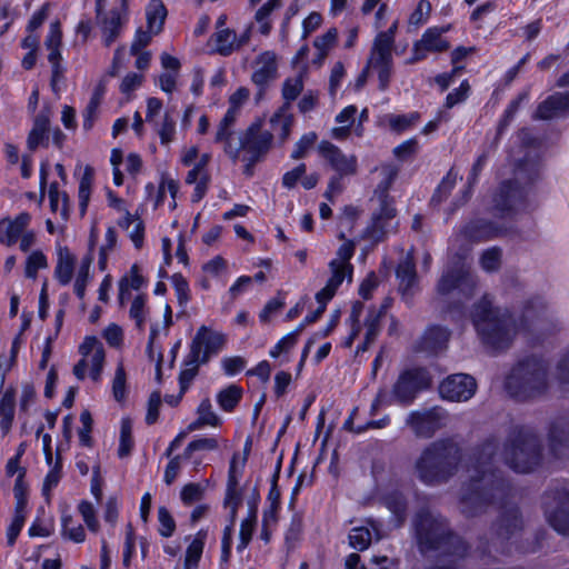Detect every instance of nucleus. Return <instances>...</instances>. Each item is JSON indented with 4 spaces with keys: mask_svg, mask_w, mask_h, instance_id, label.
<instances>
[{
    "mask_svg": "<svg viewBox=\"0 0 569 569\" xmlns=\"http://www.w3.org/2000/svg\"><path fill=\"white\" fill-rule=\"evenodd\" d=\"M431 385L432 377L426 368L415 367L405 369L392 385L390 393L383 389L379 390L372 402L371 410L375 411L382 405H391L392 401L401 406H409L420 392L429 389Z\"/></svg>",
    "mask_w": 569,
    "mask_h": 569,
    "instance_id": "obj_8",
    "label": "nucleus"
},
{
    "mask_svg": "<svg viewBox=\"0 0 569 569\" xmlns=\"http://www.w3.org/2000/svg\"><path fill=\"white\" fill-rule=\"evenodd\" d=\"M302 332V326H297L291 332L286 335L274 347L270 350L269 355L271 358H278L283 351H287L293 347L298 340V337Z\"/></svg>",
    "mask_w": 569,
    "mask_h": 569,
    "instance_id": "obj_51",
    "label": "nucleus"
},
{
    "mask_svg": "<svg viewBox=\"0 0 569 569\" xmlns=\"http://www.w3.org/2000/svg\"><path fill=\"white\" fill-rule=\"evenodd\" d=\"M550 453L558 460L569 459V417L555 418L548 433Z\"/></svg>",
    "mask_w": 569,
    "mask_h": 569,
    "instance_id": "obj_18",
    "label": "nucleus"
},
{
    "mask_svg": "<svg viewBox=\"0 0 569 569\" xmlns=\"http://www.w3.org/2000/svg\"><path fill=\"white\" fill-rule=\"evenodd\" d=\"M468 481L461 486L460 506L466 517L482 513L495 500L498 489V438L490 436L468 455Z\"/></svg>",
    "mask_w": 569,
    "mask_h": 569,
    "instance_id": "obj_2",
    "label": "nucleus"
},
{
    "mask_svg": "<svg viewBox=\"0 0 569 569\" xmlns=\"http://www.w3.org/2000/svg\"><path fill=\"white\" fill-rule=\"evenodd\" d=\"M243 390L237 385H230L220 390L217 395V402L220 408L227 412H231L242 399Z\"/></svg>",
    "mask_w": 569,
    "mask_h": 569,
    "instance_id": "obj_34",
    "label": "nucleus"
},
{
    "mask_svg": "<svg viewBox=\"0 0 569 569\" xmlns=\"http://www.w3.org/2000/svg\"><path fill=\"white\" fill-rule=\"evenodd\" d=\"M446 418V410L435 406L411 411L406 419V423L411 428L417 438L430 439L443 427Z\"/></svg>",
    "mask_w": 569,
    "mask_h": 569,
    "instance_id": "obj_13",
    "label": "nucleus"
},
{
    "mask_svg": "<svg viewBox=\"0 0 569 569\" xmlns=\"http://www.w3.org/2000/svg\"><path fill=\"white\" fill-rule=\"evenodd\" d=\"M62 478V456L58 451L56 461L51 470L46 476L42 483V496L47 501H50L51 490L58 486Z\"/></svg>",
    "mask_w": 569,
    "mask_h": 569,
    "instance_id": "obj_38",
    "label": "nucleus"
},
{
    "mask_svg": "<svg viewBox=\"0 0 569 569\" xmlns=\"http://www.w3.org/2000/svg\"><path fill=\"white\" fill-rule=\"evenodd\" d=\"M382 505L392 513L395 528L403 526L407 519L408 501L398 490L386 493L381 498Z\"/></svg>",
    "mask_w": 569,
    "mask_h": 569,
    "instance_id": "obj_26",
    "label": "nucleus"
},
{
    "mask_svg": "<svg viewBox=\"0 0 569 569\" xmlns=\"http://www.w3.org/2000/svg\"><path fill=\"white\" fill-rule=\"evenodd\" d=\"M293 122V114L290 111L280 114V109L270 119L272 130L279 131V138L282 142L289 138Z\"/></svg>",
    "mask_w": 569,
    "mask_h": 569,
    "instance_id": "obj_40",
    "label": "nucleus"
},
{
    "mask_svg": "<svg viewBox=\"0 0 569 569\" xmlns=\"http://www.w3.org/2000/svg\"><path fill=\"white\" fill-rule=\"evenodd\" d=\"M555 380L561 392L569 391V349L557 361Z\"/></svg>",
    "mask_w": 569,
    "mask_h": 569,
    "instance_id": "obj_46",
    "label": "nucleus"
},
{
    "mask_svg": "<svg viewBox=\"0 0 569 569\" xmlns=\"http://www.w3.org/2000/svg\"><path fill=\"white\" fill-rule=\"evenodd\" d=\"M569 113V94L556 92L540 102L532 118L537 120H550L565 117Z\"/></svg>",
    "mask_w": 569,
    "mask_h": 569,
    "instance_id": "obj_21",
    "label": "nucleus"
},
{
    "mask_svg": "<svg viewBox=\"0 0 569 569\" xmlns=\"http://www.w3.org/2000/svg\"><path fill=\"white\" fill-rule=\"evenodd\" d=\"M549 366L541 357L520 360L506 378L507 391L518 400H528L545 395L549 388Z\"/></svg>",
    "mask_w": 569,
    "mask_h": 569,
    "instance_id": "obj_6",
    "label": "nucleus"
},
{
    "mask_svg": "<svg viewBox=\"0 0 569 569\" xmlns=\"http://www.w3.org/2000/svg\"><path fill=\"white\" fill-rule=\"evenodd\" d=\"M167 9L161 0H151L147 8V23L150 32L158 34L162 31Z\"/></svg>",
    "mask_w": 569,
    "mask_h": 569,
    "instance_id": "obj_32",
    "label": "nucleus"
},
{
    "mask_svg": "<svg viewBox=\"0 0 569 569\" xmlns=\"http://www.w3.org/2000/svg\"><path fill=\"white\" fill-rule=\"evenodd\" d=\"M316 132H309L303 134L296 143L291 153V158L295 160L302 159L306 157L308 150L317 141Z\"/></svg>",
    "mask_w": 569,
    "mask_h": 569,
    "instance_id": "obj_58",
    "label": "nucleus"
},
{
    "mask_svg": "<svg viewBox=\"0 0 569 569\" xmlns=\"http://www.w3.org/2000/svg\"><path fill=\"white\" fill-rule=\"evenodd\" d=\"M318 151L340 177L356 174L357 158L355 156H346L337 146L327 140L319 143Z\"/></svg>",
    "mask_w": 569,
    "mask_h": 569,
    "instance_id": "obj_19",
    "label": "nucleus"
},
{
    "mask_svg": "<svg viewBox=\"0 0 569 569\" xmlns=\"http://www.w3.org/2000/svg\"><path fill=\"white\" fill-rule=\"evenodd\" d=\"M369 66L377 69L378 71V80H379V89L385 91L390 82L391 70H392V60H369Z\"/></svg>",
    "mask_w": 569,
    "mask_h": 569,
    "instance_id": "obj_50",
    "label": "nucleus"
},
{
    "mask_svg": "<svg viewBox=\"0 0 569 569\" xmlns=\"http://www.w3.org/2000/svg\"><path fill=\"white\" fill-rule=\"evenodd\" d=\"M257 63L261 66L252 73L251 80L259 88L257 99H261L266 87L278 76L276 54L271 51H264L258 57Z\"/></svg>",
    "mask_w": 569,
    "mask_h": 569,
    "instance_id": "obj_20",
    "label": "nucleus"
},
{
    "mask_svg": "<svg viewBox=\"0 0 569 569\" xmlns=\"http://www.w3.org/2000/svg\"><path fill=\"white\" fill-rule=\"evenodd\" d=\"M161 406V392L159 390H154L151 392L148 400V409L146 415V423L151 426L157 422L159 418V409Z\"/></svg>",
    "mask_w": 569,
    "mask_h": 569,
    "instance_id": "obj_63",
    "label": "nucleus"
},
{
    "mask_svg": "<svg viewBox=\"0 0 569 569\" xmlns=\"http://www.w3.org/2000/svg\"><path fill=\"white\" fill-rule=\"evenodd\" d=\"M226 335L201 326L193 337L190 346L192 361L200 359L201 363H207L210 357L217 355L226 345Z\"/></svg>",
    "mask_w": 569,
    "mask_h": 569,
    "instance_id": "obj_16",
    "label": "nucleus"
},
{
    "mask_svg": "<svg viewBox=\"0 0 569 569\" xmlns=\"http://www.w3.org/2000/svg\"><path fill=\"white\" fill-rule=\"evenodd\" d=\"M233 137V130L232 127H224L222 122L219 123L214 142L217 143H223V151L224 153L233 161L236 162L239 159V149L236 148V146L232 144L231 140Z\"/></svg>",
    "mask_w": 569,
    "mask_h": 569,
    "instance_id": "obj_39",
    "label": "nucleus"
},
{
    "mask_svg": "<svg viewBox=\"0 0 569 569\" xmlns=\"http://www.w3.org/2000/svg\"><path fill=\"white\" fill-rule=\"evenodd\" d=\"M17 390L9 386L0 398V430L3 435L9 433L12 428L16 413Z\"/></svg>",
    "mask_w": 569,
    "mask_h": 569,
    "instance_id": "obj_27",
    "label": "nucleus"
},
{
    "mask_svg": "<svg viewBox=\"0 0 569 569\" xmlns=\"http://www.w3.org/2000/svg\"><path fill=\"white\" fill-rule=\"evenodd\" d=\"M200 365H202L200 359H194L193 362L191 353H188L184 360L186 369H183L179 375V385L181 393H186L193 379L198 376Z\"/></svg>",
    "mask_w": 569,
    "mask_h": 569,
    "instance_id": "obj_42",
    "label": "nucleus"
},
{
    "mask_svg": "<svg viewBox=\"0 0 569 569\" xmlns=\"http://www.w3.org/2000/svg\"><path fill=\"white\" fill-rule=\"evenodd\" d=\"M48 266L47 258L41 251H33L26 262V277L34 279L38 270Z\"/></svg>",
    "mask_w": 569,
    "mask_h": 569,
    "instance_id": "obj_56",
    "label": "nucleus"
},
{
    "mask_svg": "<svg viewBox=\"0 0 569 569\" xmlns=\"http://www.w3.org/2000/svg\"><path fill=\"white\" fill-rule=\"evenodd\" d=\"M256 522L257 519H254V516H248L246 519L241 521L239 531V543L237 546V550L239 552L244 550L249 542L251 541Z\"/></svg>",
    "mask_w": 569,
    "mask_h": 569,
    "instance_id": "obj_52",
    "label": "nucleus"
},
{
    "mask_svg": "<svg viewBox=\"0 0 569 569\" xmlns=\"http://www.w3.org/2000/svg\"><path fill=\"white\" fill-rule=\"evenodd\" d=\"M50 130L49 111L39 112L34 120L32 129L27 138V147L30 151H36L39 146L48 147Z\"/></svg>",
    "mask_w": 569,
    "mask_h": 569,
    "instance_id": "obj_25",
    "label": "nucleus"
},
{
    "mask_svg": "<svg viewBox=\"0 0 569 569\" xmlns=\"http://www.w3.org/2000/svg\"><path fill=\"white\" fill-rule=\"evenodd\" d=\"M461 233L472 242H483L498 236V226L493 221L478 218L468 222Z\"/></svg>",
    "mask_w": 569,
    "mask_h": 569,
    "instance_id": "obj_24",
    "label": "nucleus"
},
{
    "mask_svg": "<svg viewBox=\"0 0 569 569\" xmlns=\"http://www.w3.org/2000/svg\"><path fill=\"white\" fill-rule=\"evenodd\" d=\"M412 527L421 553L435 551L440 556L463 557L468 551V545L451 529L449 521L429 508H420L415 513Z\"/></svg>",
    "mask_w": 569,
    "mask_h": 569,
    "instance_id": "obj_5",
    "label": "nucleus"
},
{
    "mask_svg": "<svg viewBox=\"0 0 569 569\" xmlns=\"http://www.w3.org/2000/svg\"><path fill=\"white\" fill-rule=\"evenodd\" d=\"M133 445L132 423L130 419L124 418L121 421L118 456L120 458L130 456Z\"/></svg>",
    "mask_w": 569,
    "mask_h": 569,
    "instance_id": "obj_43",
    "label": "nucleus"
},
{
    "mask_svg": "<svg viewBox=\"0 0 569 569\" xmlns=\"http://www.w3.org/2000/svg\"><path fill=\"white\" fill-rule=\"evenodd\" d=\"M176 133V122L173 117L167 111L163 116V122L158 130L162 144H168L173 140Z\"/></svg>",
    "mask_w": 569,
    "mask_h": 569,
    "instance_id": "obj_62",
    "label": "nucleus"
},
{
    "mask_svg": "<svg viewBox=\"0 0 569 569\" xmlns=\"http://www.w3.org/2000/svg\"><path fill=\"white\" fill-rule=\"evenodd\" d=\"M98 22L104 36V46L110 47L120 36L122 27L121 14L117 9H112L108 13H102Z\"/></svg>",
    "mask_w": 569,
    "mask_h": 569,
    "instance_id": "obj_28",
    "label": "nucleus"
},
{
    "mask_svg": "<svg viewBox=\"0 0 569 569\" xmlns=\"http://www.w3.org/2000/svg\"><path fill=\"white\" fill-rule=\"evenodd\" d=\"M94 170L91 166L84 168L83 174L79 183V209L81 214H84L89 204L91 187L93 182Z\"/></svg>",
    "mask_w": 569,
    "mask_h": 569,
    "instance_id": "obj_36",
    "label": "nucleus"
},
{
    "mask_svg": "<svg viewBox=\"0 0 569 569\" xmlns=\"http://www.w3.org/2000/svg\"><path fill=\"white\" fill-rule=\"evenodd\" d=\"M80 421L82 423V428L79 430L80 443L84 447H92L90 432L92 431L93 419L89 410H83L81 412Z\"/></svg>",
    "mask_w": 569,
    "mask_h": 569,
    "instance_id": "obj_59",
    "label": "nucleus"
},
{
    "mask_svg": "<svg viewBox=\"0 0 569 569\" xmlns=\"http://www.w3.org/2000/svg\"><path fill=\"white\" fill-rule=\"evenodd\" d=\"M112 395L118 402H122L127 397V375L123 365H118L112 381Z\"/></svg>",
    "mask_w": 569,
    "mask_h": 569,
    "instance_id": "obj_48",
    "label": "nucleus"
},
{
    "mask_svg": "<svg viewBox=\"0 0 569 569\" xmlns=\"http://www.w3.org/2000/svg\"><path fill=\"white\" fill-rule=\"evenodd\" d=\"M449 30V27H433L427 29L420 41L421 44L427 48V50L431 52H443L447 51L450 48V43L441 38V34L447 32Z\"/></svg>",
    "mask_w": 569,
    "mask_h": 569,
    "instance_id": "obj_31",
    "label": "nucleus"
},
{
    "mask_svg": "<svg viewBox=\"0 0 569 569\" xmlns=\"http://www.w3.org/2000/svg\"><path fill=\"white\" fill-rule=\"evenodd\" d=\"M22 234L16 226L11 222L10 218H3L0 220V242L11 247L18 238Z\"/></svg>",
    "mask_w": 569,
    "mask_h": 569,
    "instance_id": "obj_49",
    "label": "nucleus"
},
{
    "mask_svg": "<svg viewBox=\"0 0 569 569\" xmlns=\"http://www.w3.org/2000/svg\"><path fill=\"white\" fill-rule=\"evenodd\" d=\"M471 320L482 343L491 350H498V311L493 308V298L485 295L475 303Z\"/></svg>",
    "mask_w": 569,
    "mask_h": 569,
    "instance_id": "obj_11",
    "label": "nucleus"
},
{
    "mask_svg": "<svg viewBox=\"0 0 569 569\" xmlns=\"http://www.w3.org/2000/svg\"><path fill=\"white\" fill-rule=\"evenodd\" d=\"M395 40L383 32L378 33L375 39L370 60H392L391 49Z\"/></svg>",
    "mask_w": 569,
    "mask_h": 569,
    "instance_id": "obj_41",
    "label": "nucleus"
},
{
    "mask_svg": "<svg viewBox=\"0 0 569 569\" xmlns=\"http://www.w3.org/2000/svg\"><path fill=\"white\" fill-rule=\"evenodd\" d=\"M60 200L62 202L60 214L63 219L69 217V196L67 192H60L57 182H52L49 187V201L51 211L59 210Z\"/></svg>",
    "mask_w": 569,
    "mask_h": 569,
    "instance_id": "obj_45",
    "label": "nucleus"
},
{
    "mask_svg": "<svg viewBox=\"0 0 569 569\" xmlns=\"http://www.w3.org/2000/svg\"><path fill=\"white\" fill-rule=\"evenodd\" d=\"M26 469H22L14 481L13 495L16 499L14 512L26 513L28 503V483L24 481Z\"/></svg>",
    "mask_w": 569,
    "mask_h": 569,
    "instance_id": "obj_44",
    "label": "nucleus"
},
{
    "mask_svg": "<svg viewBox=\"0 0 569 569\" xmlns=\"http://www.w3.org/2000/svg\"><path fill=\"white\" fill-rule=\"evenodd\" d=\"M74 256L70 253L67 247L59 249L58 262L54 273L58 281L62 286H66L71 281L74 269Z\"/></svg>",
    "mask_w": 569,
    "mask_h": 569,
    "instance_id": "obj_29",
    "label": "nucleus"
},
{
    "mask_svg": "<svg viewBox=\"0 0 569 569\" xmlns=\"http://www.w3.org/2000/svg\"><path fill=\"white\" fill-rule=\"evenodd\" d=\"M542 509L547 522L558 533L569 536V488L566 483H553L542 497Z\"/></svg>",
    "mask_w": 569,
    "mask_h": 569,
    "instance_id": "obj_9",
    "label": "nucleus"
},
{
    "mask_svg": "<svg viewBox=\"0 0 569 569\" xmlns=\"http://www.w3.org/2000/svg\"><path fill=\"white\" fill-rule=\"evenodd\" d=\"M542 140L530 129L518 131L508 151L510 177L500 184V221L513 218L527 207V198L532 186L541 178ZM512 228L500 223V237L510 234Z\"/></svg>",
    "mask_w": 569,
    "mask_h": 569,
    "instance_id": "obj_1",
    "label": "nucleus"
},
{
    "mask_svg": "<svg viewBox=\"0 0 569 569\" xmlns=\"http://www.w3.org/2000/svg\"><path fill=\"white\" fill-rule=\"evenodd\" d=\"M303 90V81L301 77L288 78L282 84L283 104L279 108L280 114L290 111L291 102L295 101Z\"/></svg>",
    "mask_w": 569,
    "mask_h": 569,
    "instance_id": "obj_33",
    "label": "nucleus"
},
{
    "mask_svg": "<svg viewBox=\"0 0 569 569\" xmlns=\"http://www.w3.org/2000/svg\"><path fill=\"white\" fill-rule=\"evenodd\" d=\"M382 318V311L370 310L366 318V336L367 343H373L380 332V320Z\"/></svg>",
    "mask_w": 569,
    "mask_h": 569,
    "instance_id": "obj_54",
    "label": "nucleus"
},
{
    "mask_svg": "<svg viewBox=\"0 0 569 569\" xmlns=\"http://www.w3.org/2000/svg\"><path fill=\"white\" fill-rule=\"evenodd\" d=\"M450 331L441 326H430L415 346L416 352L438 353L447 348Z\"/></svg>",
    "mask_w": 569,
    "mask_h": 569,
    "instance_id": "obj_22",
    "label": "nucleus"
},
{
    "mask_svg": "<svg viewBox=\"0 0 569 569\" xmlns=\"http://www.w3.org/2000/svg\"><path fill=\"white\" fill-rule=\"evenodd\" d=\"M159 519V533L164 538H169L176 530V521L171 516L170 511L166 507H159L158 509Z\"/></svg>",
    "mask_w": 569,
    "mask_h": 569,
    "instance_id": "obj_55",
    "label": "nucleus"
},
{
    "mask_svg": "<svg viewBox=\"0 0 569 569\" xmlns=\"http://www.w3.org/2000/svg\"><path fill=\"white\" fill-rule=\"evenodd\" d=\"M397 170L393 169L388 176L385 191L380 196L379 209L372 213L371 222L363 231L365 239L380 242L392 230L391 221L397 216V209L393 207V200L387 193V189L397 177Z\"/></svg>",
    "mask_w": 569,
    "mask_h": 569,
    "instance_id": "obj_12",
    "label": "nucleus"
},
{
    "mask_svg": "<svg viewBox=\"0 0 569 569\" xmlns=\"http://www.w3.org/2000/svg\"><path fill=\"white\" fill-rule=\"evenodd\" d=\"M528 100H529V89H525L520 93H518V96L511 100V102L508 104V107L505 110L503 123L509 124L513 120L520 106L523 102H527Z\"/></svg>",
    "mask_w": 569,
    "mask_h": 569,
    "instance_id": "obj_61",
    "label": "nucleus"
},
{
    "mask_svg": "<svg viewBox=\"0 0 569 569\" xmlns=\"http://www.w3.org/2000/svg\"><path fill=\"white\" fill-rule=\"evenodd\" d=\"M93 248L94 240H90L89 251L82 258L81 266L74 282V293L79 299H83L86 295V287L90 278V267L93 262Z\"/></svg>",
    "mask_w": 569,
    "mask_h": 569,
    "instance_id": "obj_30",
    "label": "nucleus"
},
{
    "mask_svg": "<svg viewBox=\"0 0 569 569\" xmlns=\"http://www.w3.org/2000/svg\"><path fill=\"white\" fill-rule=\"evenodd\" d=\"M337 30L335 28H331L321 37H318L315 40L313 46L320 51L319 59H322L325 56H327L329 48L337 40Z\"/></svg>",
    "mask_w": 569,
    "mask_h": 569,
    "instance_id": "obj_64",
    "label": "nucleus"
},
{
    "mask_svg": "<svg viewBox=\"0 0 569 569\" xmlns=\"http://www.w3.org/2000/svg\"><path fill=\"white\" fill-rule=\"evenodd\" d=\"M270 490H269V493H268V501L270 502V507L269 509H266L263 511V522H277L278 521V512H279V509H280V498H281V493H280V489L278 487V485L276 483H270Z\"/></svg>",
    "mask_w": 569,
    "mask_h": 569,
    "instance_id": "obj_47",
    "label": "nucleus"
},
{
    "mask_svg": "<svg viewBox=\"0 0 569 569\" xmlns=\"http://www.w3.org/2000/svg\"><path fill=\"white\" fill-rule=\"evenodd\" d=\"M526 528V519L515 500L500 499V543H516Z\"/></svg>",
    "mask_w": 569,
    "mask_h": 569,
    "instance_id": "obj_15",
    "label": "nucleus"
},
{
    "mask_svg": "<svg viewBox=\"0 0 569 569\" xmlns=\"http://www.w3.org/2000/svg\"><path fill=\"white\" fill-rule=\"evenodd\" d=\"M212 39L216 42L214 51L217 53L228 57L233 52L237 41V34L233 30L229 28L220 29L212 34Z\"/></svg>",
    "mask_w": 569,
    "mask_h": 569,
    "instance_id": "obj_35",
    "label": "nucleus"
},
{
    "mask_svg": "<svg viewBox=\"0 0 569 569\" xmlns=\"http://www.w3.org/2000/svg\"><path fill=\"white\" fill-rule=\"evenodd\" d=\"M206 533L199 531L192 542L188 546L184 558V569H197L204 547Z\"/></svg>",
    "mask_w": 569,
    "mask_h": 569,
    "instance_id": "obj_37",
    "label": "nucleus"
},
{
    "mask_svg": "<svg viewBox=\"0 0 569 569\" xmlns=\"http://www.w3.org/2000/svg\"><path fill=\"white\" fill-rule=\"evenodd\" d=\"M72 522V517L69 515L62 516V536L77 542H83L86 539V532L81 525L74 528H70L69 525Z\"/></svg>",
    "mask_w": 569,
    "mask_h": 569,
    "instance_id": "obj_60",
    "label": "nucleus"
},
{
    "mask_svg": "<svg viewBox=\"0 0 569 569\" xmlns=\"http://www.w3.org/2000/svg\"><path fill=\"white\" fill-rule=\"evenodd\" d=\"M477 284V277L471 272L470 267L461 256L456 254L452 263L446 268L438 280L437 291L445 296L458 290L465 299H470L475 296Z\"/></svg>",
    "mask_w": 569,
    "mask_h": 569,
    "instance_id": "obj_10",
    "label": "nucleus"
},
{
    "mask_svg": "<svg viewBox=\"0 0 569 569\" xmlns=\"http://www.w3.org/2000/svg\"><path fill=\"white\" fill-rule=\"evenodd\" d=\"M204 488L200 483H187L180 493V498L186 506H191L193 502L203 498Z\"/></svg>",
    "mask_w": 569,
    "mask_h": 569,
    "instance_id": "obj_57",
    "label": "nucleus"
},
{
    "mask_svg": "<svg viewBox=\"0 0 569 569\" xmlns=\"http://www.w3.org/2000/svg\"><path fill=\"white\" fill-rule=\"evenodd\" d=\"M371 542V532L365 527L353 528L349 535V543L353 549L363 551Z\"/></svg>",
    "mask_w": 569,
    "mask_h": 569,
    "instance_id": "obj_53",
    "label": "nucleus"
},
{
    "mask_svg": "<svg viewBox=\"0 0 569 569\" xmlns=\"http://www.w3.org/2000/svg\"><path fill=\"white\" fill-rule=\"evenodd\" d=\"M396 276L399 281V291L403 299L408 301L412 298L413 288L417 284L418 277L416 263L411 253H408L398 264Z\"/></svg>",
    "mask_w": 569,
    "mask_h": 569,
    "instance_id": "obj_23",
    "label": "nucleus"
},
{
    "mask_svg": "<svg viewBox=\"0 0 569 569\" xmlns=\"http://www.w3.org/2000/svg\"><path fill=\"white\" fill-rule=\"evenodd\" d=\"M462 448L452 438L428 443L412 466L413 476L425 486L436 487L449 482L460 470Z\"/></svg>",
    "mask_w": 569,
    "mask_h": 569,
    "instance_id": "obj_3",
    "label": "nucleus"
},
{
    "mask_svg": "<svg viewBox=\"0 0 569 569\" xmlns=\"http://www.w3.org/2000/svg\"><path fill=\"white\" fill-rule=\"evenodd\" d=\"M542 442L529 428L517 427L508 435L503 446V460L512 470L527 473L542 462Z\"/></svg>",
    "mask_w": 569,
    "mask_h": 569,
    "instance_id": "obj_7",
    "label": "nucleus"
},
{
    "mask_svg": "<svg viewBox=\"0 0 569 569\" xmlns=\"http://www.w3.org/2000/svg\"><path fill=\"white\" fill-rule=\"evenodd\" d=\"M273 142V134L269 130H263L261 121L251 123L240 136L239 146H236L240 151H244V156L263 160L271 150Z\"/></svg>",
    "mask_w": 569,
    "mask_h": 569,
    "instance_id": "obj_14",
    "label": "nucleus"
},
{
    "mask_svg": "<svg viewBox=\"0 0 569 569\" xmlns=\"http://www.w3.org/2000/svg\"><path fill=\"white\" fill-rule=\"evenodd\" d=\"M477 390L476 379L467 373L448 376L439 386V395L450 401H467Z\"/></svg>",
    "mask_w": 569,
    "mask_h": 569,
    "instance_id": "obj_17",
    "label": "nucleus"
},
{
    "mask_svg": "<svg viewBox=\"0 0 569 569\" xmlns=\"http://www.w3.org/2000/svg\"><path fill=\"white\" fill-rule=\"evenodd\" d=\"M526 329L547 337L559 332L562 322L542 296H531L523 301L521 315L509 310L500 315V349Z\"/></svg>",
    "mask_w": 569,
    "mask_h": 569,
    "instance_id": "obj_4",
    "label": "nucleus"
}]
</instances>
